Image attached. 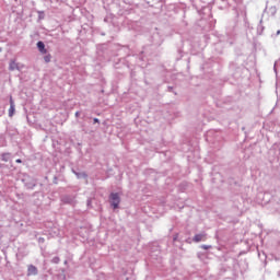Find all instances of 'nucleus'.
<instances>
[{"label":"nucleus","mask_w":280,"mask_h":280,"mask_svg":"<svg viewBox=\"0 0 280 280\" xmlns=\"http://www.w3.org/2000/svg\"><path fill=\"white\" fill-rule=\"evenodd\" d=\"M109 198L112 200V207H114V209H118L119 202H121V200L119 199V194L112 192Z\"/></svg>","instance_id":"1"},{"label":"nucleus","mask_w":280,"mask_h":280,"mask_svg":"<svg viewBox=\"0 0 280 280\" xmlns=\"http://www.w3.org/2000/svg\"><path fill=\"white\" fill-rule=\"evenodd\" d=\"M207 241V234H196L192 238V242H206Z\"/></svg>","instance_id":"2"},{"label":"nucleus","mask_w":280,"mask_h":280,"mask_svg":"<svg viewBox=\"0 0 280 280\" xmlns=\"http://www.w3.org/2000/svg\"><path fill=\"white\" fill-rule=\"evenodd\" d=\"M15 112V105H14V100L12 96L10 97V108H9V117H13Z\"/></svg>","instance_id":"3"},{"label":"nucleus","mask_w":280,"mask_h":280,"mask_svg":"<svg viewBox=\"0 0 280 280\" xmlns=\"http://www.w3.org/2000/svg\"><path fill=\"white\" fill-rule=\"evenodd\" d=\"M19 63H16L15 60H11L10 63H9V70L10 71H19Z\"/></svg>","instance_id":"4"},{"label":"nucleus","mask_w":280,"mask_h":280,"mask_svg":"<svg viewBox=\"0 0 280 280\" xmlns=\"http://www.w3.org/2000/svg\"><path fill=\"white\" fill-rule=\"evenodd\" d=\"M27 272H28V276L38 275V269L36 268V266L31 265L28 266Z\"/></svg>","instance_id":"5"},{"label":"nucleus","mask_w":280,"mask_h":280,"mask_svg":"<svg viewBox=\"0 0 280 280\" xmlns=\"http://www.w3.org/2000/svg\"><path fill=\"white\" fill-rule=\"evenodd\" d=\"M37 48H38V51H39L40 54H47V49L45 48V43L38 42V43H37Z\"/></svg>","instance_id":"6"},{"label":"nucleus","mask_w":280,"mask_h":280,"mask_svg":"<svg viewBox=\"0 0 280 280\" xmlns=\"http://www.w3.org/2000/svg\"><path fill=\"white\" fill-rule=\"evenodd\" d=\"M44 60H45V62H51V56L50 55H46L44 57Z\"/></svg>","instance_id":"7"},{"label":"nucleus","mask_w":280,"mask_h":280,"mask_svg":"<svg viewBox=\"0 0 280 280\" xmlns=\"http://www.w3.org/2000/svg\"><path fill=\"white\" fill-rule=\"evenodd\" d=\"M8 156H10V154L8 153L2 154V161H8Z\"/></svg>","instance_id":"8"},{"label":"nucleus","mask_w":280,"mask_h":280,"mask_svg":"<svg viewBox=\"0 0 280 280\" xmlns=\"http://www.w3.org/2000/svg\"><path fill=\"white\" fill-rule=\"evenodd\" d=\"M201 248H202L203 250H209V248H211V246H210V245H201Z\"/></svg>","instance_id":"9"},{"label":"nucleus","mask_w":280,"mask_h":280,"mask_svg":"<svg viewBox=\"0 0 280 280\" xmlns=\"http://www.w3.org/2000/svg\"><path fill=\"white\" fill-rule=\"evenodd\" d=\"M94 124H100V119L98 118H94Z\"/></svg>","instance_id":"10"},{"label":"nucleus","mask_w":280,"mask_h":280,"mask_svg":"<svg viewBox=\"0 0 280 280\" xmlns=\"http://www.w3.org/2000/svg\"><path fill=\"white\" fill-rule=\"evenodd\" d=\"M15 163H22L21 159L15 160Z\"/></svg>","instance_id":"11"},{"label":"nucleus","mask_w":280,"mask_h":280,"mask_svg":"<svg viewBox=\"0 0 280 280\" xmlns=\"http://www.w3.org/2000/svg\"><path fill=\"white\" fill-rule=\"evenodd\" d=\"M79 115H80V113L77 112V113H75V117H78Z\"/></svg>","instance_id":"12"},{"label":"nucleus","mask_w":280,"mask_h":280,"mask_svg":"<svg viewBox=\"0 0 280 280\" xmlns=\"http://www.w3.org/2000/svg\"><path fill=\"white\" fill-rule=\"evenodd\" d=\"M279 34H280V31L277 32V35H279Z\"/></svg>","instance_id":"13"}]
</instances>
